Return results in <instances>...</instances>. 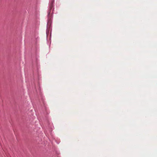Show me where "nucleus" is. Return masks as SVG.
Masks as SVG:
<instances>
[{
    "mask_svg": "<svg viewBox=\"0 0 157 157\" xmlns=\"http://www.w3.org/2000/svg\"><path fill=\"white\" fill-rule=\"evenodd\" d=\"M51 22L50 21H49L48 22L47 25V30L48 29H50L51 28Z\"/></svg>",
    "mask_w": 157,
    "mask_h": 157,
    "instance_id": "f03ea898",
    "label": "nucleus"
},
{
    "mask_svg": "<svg viewBox=\"0 0 157 157\" xmlns=\"http://www.w3.org/2000/svg\"><path fill=\"white\" fill-rule=\"evenodd\" d=\"M54 0H51L50 4L49 5V7H50V10H49L48 12V16L50 13L51 12V9H52V7H53V4L54 3Z\"/></svg>",
    "mask_w": 157,
    "mask_h": 157,
    "instance_id": "f257e3e1",
    "label": "nucleus"
}]
</instances>
